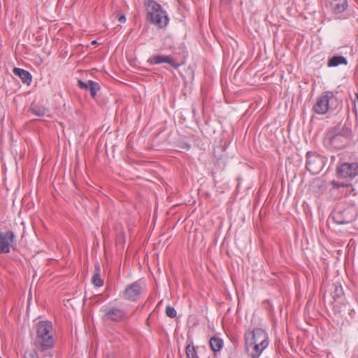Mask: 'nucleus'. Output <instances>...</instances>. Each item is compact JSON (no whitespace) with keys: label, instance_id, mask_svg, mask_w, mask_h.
<instances>
[{"label":"nucleus","instance_id":"obj_1","mask_svg":"<svg viewBox=\"0 0 358 358\" xmlns=\"http://www.w3.org/2000/svg\"><path fill=\"white\" fill-rule=\"evenodd\" d=\"M144 6L147 13V20L159 29L165 28L169 22L166 10L155 0H144Z\"/></svg>","mask_w":358,"mask_h":358},{"label":"nucleus","instance_id":"obj_2","mask_svg":"<svg viewBox=\"0 0 358 358\" xmlns=\"http://www.w3.org/2000/svg\"><path fill=\"white\" fill-rule=\"evenodd\" d=\"M52 324L49 321L40 322L36 328L35 345L42 352L55 346Z\"/></svg>","mask_w":358,"mask_h":358},{"label":"nucleus","instance_id":"obj_3","mask_svg":"<svg viewBox=\"0 0 358 358\" xmlns=\"http://www.w3.org/2000/svg\"><path fill=\"white\" fill-rule=\"evenodd\" d=\"M351 138V129L341 123L330 129L327 133V140L335 149L345 148L350 143Z\"/></svg>","mask_w":358,"mask_h":358},{"label":"nucleus","instance_id":"obj_4","mask_svg":"<svg viewBox=\"0 0 358 358\" xmlns=\"http://www.w3.org/2000/svg\"><path fill=\"white\" fill-rule=\"evenodd\" d=\"M338 103L336 94L331 91L322 93L313 106V110L319 115H324L329 110H334Z\"/></svg>","mask_w":358,"mask_h":358},{"label":"nucleus","instance_id":"obj_5","mask_svg":"<svg viewBox=\"0 0 358 358\" xmlns=\"http://www.w3.org/2000/svg\"><path fill=\"white\" fill-rule=\"evenodd\" d=\"M101 312L103 313L102 319L107 322H122L130 317L129 314L124 308L115 306L103 308L101 309Z\"/></svg>","mask_w":358,"mask_h":358},{"label":"nucleus","instance_id":"obj_6","mask_svg":"<svg viewBox=\"0 0 358 358\" xmlns=\"http://www.w3.org/2000/svg\"><path fill=\"white\" fill-rule=\"evenodd\" d=\"M327 162V157L316 152H308L306 154V169L312 174L319 173Z\"/></svg>","mask_w":358,"mask_h":358},{"label":"nucleus","instance_id":"obj_7","mask_svg":"<svg viewBox=\"0 0 358 358\" xmlns=\"http://www.w3.org/2000/svg\"><path fill=\"white\" fill-rule=\"evenodd\" d=\"M245 343H253L258 345L268 346L269 339L267 333L261 328H257L252 331H247L244 335Z\"/></svg>","mask_w":358,"mask_h":358},{"label":"nucleus","instance_id":"obj_8","mask_svg":"<svg viewBox=\"0 0 358 358\" xmlns=\"http://www.w3.org/2000/svg\"><path fill=\"white\" fill-rule=\"evenodd\" d=\"M336 173L341 178L352 179L358 175V163H343L338 166Z\"/></svg>","mask_w":358,"mask_h":358},{"label":"nucleus","instance_id":"obj_9","mask_svg":"<svg viewBox=\"0 0 358 358\" xmlns=\"http://www.w3.org/2000/svg\"><path fill=\"white\" fill-rule=\"evenodd\" d=\"M142 287L139 281H136L129 285L123 291L122 296L130 301H137L141 294Z\"/></svg>","mask_w":358,"mask_h":358},{"label":"nucleus","instance_id":"obj_10","mask_svg":"<svg viewBox=\"0 0 358 358\" xmlns=\"http://www.w3.org/2000/svg\"><path fill=\"white\" fill-rule=\"evenodd\" d=\"M147 62L150 65H157L166 63L174 69H177L180 64L171 55H155L150 57Z\"/></svg>","mask_w":358,"mask_h":358},{"label":"nucleus","instance_id":"obj_11","mask_svg":"<svg viewBox=\"0 0 358 358\" xmlns=\"http://www.w3.org/2000/svg\"><path fill=\"white\" fill-rule=\"evenodd\" d=\"M331 217L333 222L337 224H348L353 220L350 210L348 208L335 210L332 212Z\"/></svg>","mask_w":358,"mask_h":358},{"label":"nucleus","instance_id":"obj_12","mask_svg":"<svg viewBox=\"0 0 358 358\" xmlns=\"http://www.w3.org/2000/svg\"><path fill=\"white\" fill-rule=\"evenodd\" d=\"M14 238L15 235L12 231L3 232L0 229V254H7L10 252L11 243Z\"/></svg>","mask_w":358,"mask_h":358},{"label":"nucleus","instance_id":"obj_13","mask_svg":"<svg viewBox=\"0 0 358 358\" xmlns=\"http://www.w3.org/2000/svg\"><path fill=\"white\" fill-rule=\"evenodd\" d=\"M245 351L251 358H259L263 351L268 347L264 345H258L253 343H245Z\"/></svg>","mask_w":358,"mask_h":358},{"label":"nucleus","instance_id":"obj_14","mask_svg":"<svg viewBox=\"0 0 358 358\" xmlns=\"http://www.w3.org/2000/svg\"><path fill=\"white\" fill-rule=\"evenodd\" d=\"M330 8L332 13L338 15L344 12L348 8L347 0H331L330 1Z\"/></svg>","mask_w":358,"mask_h":358},{"label":"nucleus","instance_id":"obj_15","mask_svg":"<svg viewBox=\"0 0 358 358\" xmlns=\"http://www.w3.org/2000/svg\"><path fill=\"white\" fill-rule=\"evenodd\" d=\"M331 296L335 302L344 303L345 294L343 287L340 283L334 284V290L331 292Z\"/></svg>","mask_w":358,"mask_h":358},{"label":"nucleus","instance_id":"obj_16","mask_svg":"<svg viewBox=\"0 0 358 358\" xmlns=\"http://www.w3.org/2000/svg\"><path fill=\"white\" fill-rule=\"evenodd\" d=\"M14 75L19 76L24 83L29 85L32 80L31 73L22 69L15 67L13 70Z\"/></svg>","mask_w":358,"mask_h":358},{"label":"nucleus","instance_id":"obj_17","mask_svg":"<svg viewBox=\"0 0 358 358\" xmlns=\"http://www.w3.org/2000/svg\"><path fill=\"white\" fill-rule=\"evenodd\" d=\"M209 344L211 350L215 353L220 352L224 346L223 340L217 336L212 337L209 341Z\"/></svg>","mask_w":358,"mask_h":358},{"label":"nucleus","instance_id":"obj_18","mask_svg":"<svg viewBox=\"0 0 358 358\" xmlns=\"http://www.w3.org/2000/svg\"><path fill=\"white\" fill-rule=\"evenodd\" d=\"M348 64L347 59L343 56H334L328 62L329 66H337L340 64Z\"/></svg>","mask_w":358,"mask_h":358},{"label":"nucleus","instance_id":"obj_19","mask_svg":"<svg viewBox=\"0 0 358 358\" xmlns=\"http://www.w3.org/2000/svg\"><path fill=\"white\" fill-rule=\"evenodd\" d=\"M29 110L35 115L42 117L46 113V108L36 104H31Z\"/></svg>","mask_w":358,"mask_h":358},{"label":"nucleus","instance_id":"obj_20","mask_svg":"<svg viewBox=\"0 0 358 358\" xmlns=\"http://www.w3.org/2000/svg\"><path fill=\"white\" fill-rule=\"evenodd\" d=\"M89 91L92 97L94 98L96 95L97 92L100 90V85L98 83L90 80L89 83Z\"/></svg>","mask_w":358,"mask_h":358},{"label":"nucleus","instance_id":"obj_21","mask_svg":"<svg viewBox=\"0 0 358 358\" xmlns=\"http://www.w3.org/2000/svg\"><path fill=\"white\" fill-rule=\"evenodd\" d=\"M96 271H97L92 276V281L93 285L95 287H100L103 286V281L101 280V278L99 275V267L97 268Z\"/></svg>","mask_w":358,"mask_h":358},{"label":"nucleus","instance_id":"obj_22","mask_svg":"<svg viewBox=\"0 0 358 358\" xmlns=\"http://www.w3.org/2000/svg\"><path fill=\"white\" fill-rule=\"evenodd\" d=\"M186 354L187 358H199L196 348L191 344H189L186 347Z\"/></svg>","mask_w":358,"mask_h":358},{"label":"nucleus","instance_id":"obj_23","mask_svg":"<svg viewBox=\"0 0 358 358\" xmlns=\"http://www.w3.org/2000/svg\"><path fill=\"white\" fill-rule=\"evenodd\" d=\"M166 315L171 318H174L177 315V312L173 307L167 306L166 308Z\"/></svg>","mask_w":358,"mask_h":358},{"label":"nucleus","instance_id":"obj_24","mask_svg":"<svg viewBox=\"0 0 358 358\" xmlns=\"http://www.w3.org/2000/svg\"><path fill=\"white\" fill-rule=\"evenodd\" d=\"M89 83L90 80H87V82H84L81 80H78V86L83 90H89Z\"/></svg>","mask_w":358,"mask_h":358},{"label":"nucleus","instance_id":"obj_25","mask_svg":"<svg viewBox=\"0 0 358 358\" xmlns=\"http://www.w3.org/2000/svg\"><path fill=\"white\" fill-rule=\"evenodd\" d=\"M24 358H38L35 350L27 351L24 353Z\"/></svg>","mask_w":358,"mask_h":358},{"label":"nucleus","instance_id":"obj_26","mask_svg":"<svg viewBox=\"0 0 358 358\" xmlns=\"http://www.w3.org/2000/svg\"><path fill=\"white\" fill-rule=\"evenodd\" d=\"M331 185H332L333 188H334V189H338L341 187H348V184H345L343 182H338L335 180L331 181Z\"/></svg>","mask_w":358,"mask_h":358},{"label":"nucleus","instance_id":"obj_27","mask_svg":"<svg viewBox=\"0 0 358 358\" xmlns=\"http://www.w3.org/2000/svg\"><path fill=\"white\" fill-rule=\"evenodd\" d=\"M118 21L120 23H124L126 22V17H125V15H120V17L118 18Z\"/></svg>","mask_w":358,"mask_h":358},{"label":"nucleus","instance_id":"obj_28","mask_svg":"<svg viewBox=\"0 0 358 358\" xmlns=\"http://www.w3.org/2000/svg\"><path fill=\"white\" fill-rule=\"evenodd\" d=\"M355 108L356 110V114L358 115V94H357V102L355 105Z\"/></svg>","mask_w":358,"mask_h":358},{"label":"nucleus","instance_id":"obj_29","mask_svg":"<svg viewBox=\"0 0 358 358\" xmlns=\"http://www.w3.org/2000/svg\"><path fill=\"white\" fill-rule=\"evenodd\" d=\"M0 358H2V357H0Z\"/></svg>","mask_w":358,"mask_h":358}]
</instances>
